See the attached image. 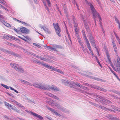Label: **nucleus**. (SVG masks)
I'll return each mask as SVG.
<instances>
[{"mask_svg":"<svg viewBox=\"0 0 120 120\" xmlns=\"http://www.w3.org/2000/svg\"><path fill=\"white\" fill-rule=\"evenodd\" d=\"M88 4L90 6L92 11L94 19H96L98 18L99 19V21L100 22V21L102 20V19L99 13L97 11L91 3H89Z\"/></svg>","mask_w":120,"mask_h":120,"instance_id":"f257e3e1","label":"nucleus"},{"mask_svg":"<svg viewBox=\"0 0 120 120\" xmlns=\"http://www.w3.org/2000/svg\"><path fill=\"white\" fill-rule=\"evenodd\" d=\"M55 106L60 110L64 112H69V111L67 110L66 109L62 106L59 104L57 103H56Z\"/></svg>","mask_w":120,"mask_h":120,"instance_id":"f03ea898","label":"nucleus"},{"mask_svg":"<svg viewBox=\"0 0 120 120\" xmlns=\"http://www.w3.org/2000/svg\"><path fill=\"white\" fill-rule=\"evenodd\" d=\"M53 25L57 34L59 37H60L61 35L60 32H61V30L60 29V27L58 26V23H56L55 24L53 23Z\"/></svg>","mask_w":120,"mask_h":120,"instance_id":"7ed1b4c3","label":"nucleus"},{"mask_svg":"<svg viewBox=\"0 0 120 120\" xmlns=\"http://www.w3.org/2000/svg\"><path fill=\"white\" fill-rule=\"evenodd\" d=\"M83 75H84L85 76L87 77L88 78H91L92 79H94L95 80H97L99 81L102 82H106V80H103L101 79L98 78L96 77H94L92 76L88 75L86 74H83Z\"/></svg>","mask_w":120,"mask_h":120,"instance_id":"20e7f679","label":"nucleus"},{"mask_svg":"<svg viewBox=\"0 0 120 120\" xmlns=\"http://www.w3.org/2000/svg\"><path fill=\"white\" fill-rule=\"evenodd\" d=\"M6 53L9 54L10 55H11L18 57H20V55L19 54H18L13 51L8 50H7Z\"/></svg>","mask_w":120,"mask_h":120,"instance_id":"39448f33","label":"nucleus"},{"mask_svg":"<svg viewBox=\"0 0 120 120\" xmlns=\"http://www.w3.org/2000/svg\"><path fill=\"white\" fill-rule=\"evenodd\" d=\"M49 85L46 84H44L42 83H40V87L39 88L44 90H49Z\"/></svg>","mask_w":120,"mask_h":120,"instance_id":"423d86ee","label":"nucleus"},{"mask_svg":"<svg viewBox=\"0 0 120 120\" xmlns=\"http://www.w3.org/2000/svg\"><path fill=\"white\" fill-rule=\"evenodd\" d=\"M31 115L36 117V118L38 120H42L43 118L40 115L33 112H31Z\"/></svg>","mask_w":120,"mask_h":120,"instance_id":"0eeeda50","label":"nucleus"},{"mask_svg":"<svg viewBox=\"0 0 120 120\" xmlns=\"http://www.w3.org/2000/svg\"><path fill=\"white\" fill-rule=\"evenodd\" d=\"M61 81L64 85L66 86H68L70 85H73V82H70V81H66L63 79H62Z\"/></svg>","mask_w":120,"mask_h":120,"instance_id":"6e6552de","label":"nucleus"},{"mask_svg":"<svg viewBox=\"0 0 120 120\" xmlns=\"http://www.w3.org/2000/svg\"><path fill=\"white\" fill-rule=\"evenodd\" d=\"M43 65L45 68H48L50 69L51 70H52L56 71L57 69L56 68H55L45 63V64H43Z\"/></svg>","mask_w":120,"mask_h":120,"instance_id":"1a4fd4ad","label":"nucleus"},{"mask_svg":"<svg viewBox=\"0 0 120 120\" xmlns=\"http://www.w3.org/2000/svg\"><path fill=\"white\" fill-rule=\"evenodd\" d=\"M16 70L22 73H23L25 72V70L22 67L19 66L17 68H16Z\"/></svg>","mask_w":120,"mask_h":120,"instance_id":"9d476101","label":"nucleus"},{"mask_svg":"<svg viewBox=\"0 0 120 120\" xmlns=\"http://www.w3.org/2000/svg\"><path fill=\"white\" fill-rule=\"evenodd\" d=\"M20 32L22 33L27 34L29 32V30L28 29L24 27H22V28H20Z\"/></svg>","mask_w":120,"mask_h":120,"instance_id":"9b49d317","label":"nucleus"},{"mask_svg":"<svg viewBox=\"0 0 120 120\" xmlns=\"http://www.w3.org/2000/svg\"><path fill=\"white\" fill-rule=\"evenodd\" d=\"M93 88H94L95 89H98L99 90H101L104 92H106L107 91V90H106L104 89L102 87H101L100 86H93Z\"/></svg>","mask_w":120,"mask_h":120,"instance_id":"f8f14e48","label":"nucleus"},{"mask_svg":"<svg viewBox=\"0 0 120 120\" xmlns=\"http://www.w3.org/2000/svg\"><path fill=\"white\" fill-rule=\"evenodd\" d=\"M95 96L98 98H97L98 99L100 98V99L106 101H107L108 103H110L111 102L110 101L107 100L103 97L100 96L97 94H96V95H95Z\"/></svg>","mask_w":120,"mask_h":120,"instance_id":"ddd939ff","label":"nucleus"},{"mask_svg":"<svg viewBox=\"0 0 120 120\" xmlns=\"http://www.w3.org/2000/svg\"><path fill=\"white\" fill-rule=\"evenodd\" d=\"M38 59L48 62H51V61H52L51 60L49 59L45 58L40 56H39Z\"/></svg>","mask_w":120,"mask_h":120,"instance_id":"4468645a","label":"nucleus"},{"mask_svg":"<svg viewBox=\"0 0 120 120\" xmlns=\"http://www.w3.org/2000/svg\"><path fill=\"white\" fill-rule=\"evenodd\" d=\"M10 65L13 68H14L15 70L16 69V68H17L19 66L18 64L14 63H11Z\"/></svg>","mask_w":120,"mask_h":120,"instance_id":"2eb2a0df","label":"nucleus"},{"mask_svg":"<svg viewBox=\"0 0 120 120\" xmlns=\"http://www.w3.org/2000/svg\"><path fill=\"white\" fill-rule=\"evenodd\" d=\"M84 24L85 25V28L86 31L88 33H89L90 30L88 26V24L85 22H84Z\"/></svg>","mask_w":120,"mask_h":120,"instance_id":"dca6fc26","label":"nucleus"},{"mask_svg":"<svg viewBox=\"0 0 120 120\" xmlns=\"http://www.w3.org/2000/svg\"><path fill=\"white\" fill-rule=\"evenodd\" d=\"M51 90L54 91H59V89L56 87H53L49 85V90Z\"/></svg>","mask_w":120,"mask_h":120,"instance_id":"f3484780","label":"nucleus"},{"mask_svg":"<svg viewBox=\"0 0 120 120\" xmlns=\"http://www.w3.org/2000/svg\"><path fill=\"white\" fill-rule=\"evenodd\" d=\"M10 106V108L12 109L13 110L15 111L16 112L18 113H19L20 112L19 111L18 109H17L15 106L12 105L11 106Z\"/></svg>","mask_w":120,"mask_h":120,"instance_id":"a211bd4d","label":"nucleus"},{"mask_svg":"<svg viewBox=\"0 0 120 120\" xmlns=\"http://www.w3.org/2000/svg\"><path fill=\"white\" fill-rule=\"evenodd\" d=\"M21 81L22 82H23V83L26 85H28L30 86H31L32 85L31 83L26 80L21 79Z\"/></svg>","mask_w":120,"mask_h":120,"instance_id":"6ab92c4d","label":"nucleus"},{"mask_svg":"<svg viewBox=\"0 0 120 120\" xmlns=\"http://www.w3.org/2000/svg\"><path fill=\"white\" fill-rule=\"evenodd\" d=\"M99 108H101V109L104 110H108L109 111H112V110L111 109H108L106 108V107H104V106H102L101 105H100L99 107Z\"/></svg>","mask_w":120,"mask_h":120,"instance_id":"aec40b11","label":"nucleus"},{"mask_svg":"<svg viewBox=\"0 0 120 120\" xmlns=\"http://www.w3.org/2000/svg\"><path fill=\"white\" fill-rule=\"evenodd\" d=\"M90 42L92 45L94 47H96L95 43L94 42V39L90 40Z\"/></svg>","mask_w":120,"mask_h":120,"instance_id":"412c9836","label":"nucleus"},{"mask_svg":"<svg viewBox=\"0 0 120 120\" xmlns=\"http://www.w3.org/2000/svg\"><path fill=\"white\" fill-rule=\"evenodd\" d=\"M2 23L5 26L8 27H10L11 25L8 23L5 22L4 21H2Z\"/></svg>","mask_w":120,"mask_h":120,"instance_id":"4be33fe9","label":"nucleus"},{"mask_svg":"<svg viewBox=\"0 0 120 120\" xmlns=\"http://www.w3.org/2000/svg\"><path fill=\"white\" fill-rule=\"evenodd\" d=\"M53 47L55 48H60L61 49L62 48V47L61 46L56 45H53Z\"/></svg>","mask_w":120,"mask_h":120,"instance_id":"5701e85b","label":"nucleus"},{"mask_svg":"<svg viewBox=\"0 0 120 120\" xmlns=\"http://www.w3.org/2000/svg\"><path fill=\"white\" fill-rule=\"evenodd\" d=\"M73 84L72 86H75V85H76L80 88L81 86L79 84L78 82H75L73 81Z\"/></svg>","mask_w":120,"mask_h":120,"instance_id":"b1692460","label":"nucleus"},{"mask_svg":"<svg viewBox=\"0 0 120 120\" xmlns=\"http://www.w3.org/2000/svg\"><path fill=\"white\" fill-rule=\"evenodd\" d=\"M81 45H81L80 46L81 47L82 49V50L85 53H86V50H87V49L86 48L85 49L83 47V44H81Z\"/></svg>","mask_w":120,"mask_h":120,"instance_id":"393cba45","label":"nucleus"},{"mask_svg":"<svg viewBox=\"0 0 120 120\" xmlns=\"http://www.w3.org/2000/svg\"><path fill=\"white\" fill-rule=\"evenodd\" d=\"M46 107L50 111L52 112L54 114V112H55L56 111L54 109H53L51 108L50 107H48L46 106Z\"/></svg>","mask_w":120,"mask_h":120,"instance_id":"a878e982","label":"nucleus"},{"mask_svg":"<svg viewBox=\"0 0 120 120\" xmlns=\"http://www.w3.org/2000/svg\"><path fill=\"white\" fill-rule=\"evenodd\" d=\"M33 85L34 87L38 88H40V83L39 84H36L34 83H33Z\"/></svg>","mask_w":120,"mask_h":120,"instance_id":"bb28decb","label":"nucleus"},{"mask_svg":"<svg viewBox=\"0 0 120 120\" xmlns=\"http://www.w3.org/2000/svg\"><path fill=\"white\" fill-rule=\"evenodd\" d=\"M43 30L47 33L48 34H50V32L49 30L45 26L44 27Z\"/></svg>","mask_w":120,"mask_h":120,"instance_id":"cd10ccee","label":"nucleus"},{"mask_svg":"<svg viewBox=\"0 0 120 120\" xmlns=\"http://www.w3.org/2000/svg\"><path fill=\"white\" fill-rule=\"evenodd\" d=\"M77 39L80 45H81V44H83L82 42L81 41V38L78 36H77Z\"/></svg>","mask_w":120,"mask_h":120,"instance_id":"c85d7f7f","label":"nucleus"},{"mask_svg":"<svg viewBox=\"0 0 120 120\" xmlns=\"http://www.w3.org/2000/svg\"><path fill=\"white\" fill-rule=\"evenodd\" d=\"M83 84L84 85L86 86H89L90 87H93L94 85H89V84L85 83H83Z\"/></svg>","mask_w":120,"mask_h":120,"instance_id":"c756f323","label":"nucleus"},{"mask_svg":"<svg viewBox=\"0 0 120 120\" xmlns=\"http://www.w3.org/2000/svg\"><path fill=\"white\" fill-rule=\"evenodd\" d=\"M112 73H113L114 75H115V76L116 77V78L117 79H118L120 80V79L117 76V75L114 72V71L112 70H111Z\"/></svg>","mask_w":120,"mask_h":120,"instance_id":"7c9ffc66","label":"nucleus"},{"mask_svg":"<svg viewBox=\"0 0 120 120\" xmlns=\"http://www.w3.org/2000/svg\"><path fill=\"white\" fill-rule=\"evenodd\" d=\"M47 3V4L48 6L49 7H51V2L50 0H46Z\"/></svg>","mask_w":120,"mask_h":120,"instance_id":"2f4dec72","label":"nucleus"},{"mask_svg":"<svg viewBox=\"0 0 120 120\" xmlns=\"http://www.w3.org/2000/svg\"><path fill=\"white\" fill-rule=\"evenodd\" d=\"M95 58L96 59V60L97 62L99 64V65L100 66V67L101 68H102V66L101 65V64L99 61L98 60L97 57H95Z\"/></svg>","mask_w":120,"mask_h":120,"instance_id":"473e14b6","label":"nucleus"},{"mask_svg":"<svg viewBox=\"0 0 120 120\" xmlns=\"http://www.w3.org/2000/svg\"><path fill=\"white\" fill-rule=\"evenodd\" d=\"M56 71L62 74H64V72L60 70V69H57Z\"/></svg>","mask_w":120,"mask_h":120,"instance_id":"72a5a7b5","label":"nucleus"},{"mask_svg":"<svg viewBox=\"0 0 120 120\" xmlns=\"http://www.w3.org/2000/svg\"><path fill=\"white\" fill-rule=\"evenodd\" d=\"M0 18H1L2 19H4V20H6L7 19V18L3 15H1L0 14Z\"/></svg>","mask_w":120,"mask_h":120,"instance_id":"f704fd0d","label":"nucleus"},{"mask_svg":"<svg viewBox=\"0 0 120 120\" xmlns=\"http://www.w3.org/2000/svg\"><path fill=\"white\" fill-rule=\"evenodd\" d=\"M86 44L87 45V47L89 49L90 51H91V48L90 43Z\"/></svg>","mask_w":120,"mask_h":120,"instance_id":"c9c22d12","label":"nucleus"},{"mask_svg":"<svg viewBox=\"0 0 120 120\" xmlns=\"http://www.w3.org/2000/svg\"><path fill=\"white\" fill-rule=\"evenodd\" d=\"M107 56L108 60L109 62L110 63V64L112 63L110 56L109 55L107 54Z\"/></svg>","mask_w":120,"mask_h":120,"instance_id":"e433bc0d","label":"nucleus"},{"mask_svg":"<svg viewBox=\"0 0 120 120\" xmlns=\"http://www.w3.org/2000/svg\"><path fill=\"white\" fill-rule=\"evenodd\" d=\"M108 118L112 120H114L115 117H113L112 116L110 115L109 116Z\"/></svg>","mask_w":120,"mask_h":120,"instance_id":"4c0bfd02","label":"nucleus"},{"mask_svg":"<svg viewBox=\"0 0 120 120\" xmlns=\"http://www.w3.org/2000/svg\"><path fill=\"white\" fill-rule=\"evenodd\" d=\"M1 85L4 88L8 89H9L10 87H9L8 86H7V85H5L3 84H1Z\"/></svg>","mask_w":120,"mask_h":120,"instance_id":"58836bf2","label":"nucleus"},{"mask_svg":"<svg viewBox=\"0 0 120 120\" xmlns=\"http://www.w3.org/2000/svg\"><path fill=\"white\" fill-rule=\"evenodd\" d=\"M92 104L94 106H95L96 107L98 108H99L100 105H98L95 103H92Z\"/></svg>","mask_w":120,"mask_h":120,"instance_id":"ea45409f","label":"nucleus"},{"mask_svg":"<svg viewBox=\"0 0 120 120\" xmlns=\"http://www.w3.org/2000/svg\"><path fill=\"white\" fill-rule=\"evenodd\" d=\"M44 6L45 9H46L47 11L49 13L50 12L49 9L47 6L46 4L44 5Z\"/></svg>","mask_w":120,"mask_h":120,"instance_id":"a19ab883","label":"nucleus"},{"mask_svg":"<svg viewBox=\"0 0 120 120\" xmlns=\"http://www.w3.org/2000/svg\"><path fill=\"white\" fill-rule=\"evenodd\" d=\"M84 39L85 40V42L86 43V44H89V43L88 40L87 39L86 37L84 38Z\"/></svg>","mask_w":120,"mask_h":120,"instance_id":"79ce46f5","label":"nucleus"},{"mask_svg":"<svg viewBox=\"0 0 120 120\" xmlns=\"http://www.w3.org/2000/svg\"><path fill=\"white\" fill-rule=\"evenodd\" d=\"M35 61L38 63L40 64H41L42 65H43V64H45V63H42L39 60H35Z\"/></svg>","mask_w":120,"mask_h":120,"instance_id":"37998d69","label":"nucleus"},{"mask_svg":"<svg viewBox=\"0 0 120 120\" xmlns=\"http://www.w3.org/2000/svg\"><path fill=\"white\" fill-rule=\"evenodd\" d=\"M112 43H113V46L114 49L115 51V52H116V50L117 49L116 47V45L114 44V43H113V42H112Z\"/></svg>","mask_w":120,"mask_h":120,"instance_id":"c03bdc74","label":"nucleus"},{"mask_svg":"<svg viewBox=\"0 0 120 120\" xmlns=\"http://www.w3.org/2000/svg\"><path fill=\"white\" fill-rule=\"evenodd\" d=\"M19 22H20L21 23H22V24H23L24 25L26 26H27L28 25V24L25 23V22H24L22 21H20Z\"/></svg>","mask_w":120,"mask_h":120,"instance_id":"a18cd8bd","label":"nucleus"},{"mask_svg":"<svg viewBox=\"0 0 120 120\" xmlns=\"http://www.w3.org/2000/svg\"><path fill=\"white\" fill-rule=\"evenodd\" d=\"M1 50L3 52H4L5 53H6V52H7V50L6 49H4L2 48H1L0 50Z\"/></svg>","mask_w":120,"mask_h":120,"instance_id":"49530a36","label":"nucleus"},{"mask_svg":"<svg viewBox=\"0 0 120 120\" xmlns=\"http://www.w3.org/2000/svg\"><path fill=\"white\" fill-rule=\"evenodd\" d=\"M118 66L119 68H117L116 70H115L116 71H120V64H118Z\"/></svg>","mask_w":120,"mask_h":120,"instance_id":"de8ad7c7","label":"nucleus"},{"mask_svg":"<svg viewBox=\"0 0 120 120\" xmlns=\"http://www.w3.org/2000/svg\"><path fill=\"white\" fill-rule=\"evenodd\" d=\"M86 75H93V73L89 72H86Z\"/></svg>","mask_w":120,"mask_h":120,"instance_id":"09e8293b","label":"nucleus"},{"mask_svg":"<svg viewBox=\"0 0 120 120\" xmlns=\"http://www.w3.org/2000/svg\"><path fill=\"white\" fill-rule=\"evenodd\" d=\"M33 45H34L36 46L39 48H40L41 47V46L40 45L36 43H33Z\"/></svg>","mask_w":120,"mask_h":120,"instance_id":"8fccbe9b","label":"nucleus"},{"mask_svg":"<svg viewBox=\"0 0 120 120\" xmlns=\"http://www.w3.org/2000/svg\"><path fill=\"white\" fill-rule=\"evenodd\" d=\"M82 33H83V35L84 36V38H85L86 37V34H85V31H84L83 30H82Z\"/></svg>","mask_w":120,"mask_h":120,"instance_id":"3c124183","label":"nucleus"},{"mask_svg":"<svg viewBox=\"0 0 120 120\" xmlns=\"http://www.w3.org/2000/svg\"><path fill=\"white\" fill-rule=\"evenodd\" d=\"M115 19L116 22L118 24L120 23L117 18L116 17H115Z\"/></svg>","mask_w":120,"mask_h":120,"instance_id":"603ef678","label":"nucleus"},{"mask_svg":"<svg viewBox=\"0 0 120 120\" xmlns=\"http://www.w3.org/2000/svg\"><path fill=\"white\" fill-rule=\"evenodd\" d=\"M117 63L118 64H120V58L119 57H117Z\"/></svg>","mask_w":120,"mask_h":120,"instance_id":"864d4df0","label":"nucleus"},{"mask_svg":"<svg viewBox=\"0 0 120 120\" xmlns=\"http://www.w3.org/2000/svg\"><path fill=\"white\" fill-rule=\"evenodd\" d=\"M54 114L56 115H57L59 117H60L61 116V115L60 114L58 113L56 111L55 112H54Z\"/></svg>","mask_w":120,"mask_h":120,"instance_id":"5fc2aeb1","label":"nucleus"},{"mask_svg":"<svg viewBox=\"0 0 120 120\" xmlns=\"http://www.w3.org/2000/svg\"><path fill=\"white\" fill-rule=\"evenodd\" d=\"M53 98H54L56 99H57L58 100H59V98H58L56 96L54 95H53Z\"/></svg>","mask_w":120,"mask_h":120,"instance_id":"6e6d98bb","label":"nucleus"},{"mask_svg":"<svg viewBox=\"0 0 120 120\" xmlns=\"http://www.w3.org/2000/svg\"><path fill=\"white\" fill-rule=\"evenodd\" d=\"M74 25L75 27H78V24L77 22H75L74 23Z\"/></svg>","mask_w":120,"mask_h":120,"instance_id":"4d7b16f0","label":"nucleus"},{"mask_svg":"<svg viewBox=\"0 0 120 120\" xmlns=\"http://www.w3.org/2000/svg\"><path fill=\"white\" fill-rule=\"evenodd\" d=\"M39 27L41 28V29H43L44 28V27L45 26H43L41 25V24H40L39 25Z\"/></svg>","mask_w":120,"mask_h":120,"instance_id":"13d9d810","label":"nucleus"},{"mask_svg":"<svg viewBox=\"0 0 120 120\" xmlns=\"http://www.w3.org/2000/svg\"><path fill=\"white\" fill-rule=\"evenodd\" d=\"M81 88H82L84 90L86 89H87V87H85L83 86H82L81 85Z\"/></svg>","mask_w":120,"mask_h":120,"instance_id":"bf43d9fd","label":"nucleus"},{"mask_svg":"<svg viewBox=\"0 0 120 120\" xmlns=\"http://www.w3.org/2000/svg\"><path fill=\"white\" fill-rule=\"evenodd\" d=\"M75 32H76V34H77L78 33V29H77V27H75Z\"/></svg>","mask_w":120,"mask_h":120,"instance_id":"052dcab7","label":"nucleus"},{"mask_svg":"<svg viewBox=\"0 0 120 120\" xmlns=\"http://www.w3.org/2000/svg\"><path fill=\"white\" fill-rule=\"evenodd\" d=\"M11 38L12 39H14L15 40H16V38L14 36H11Z\"/></svg>","mask_w":120,"mask_h":120,"instance_id":"680f3d73","label":"nucleus"},{"mask_svg":"<svg viewBox=\"0 0 120 120\" xmlns=\"http://www.w3.org/2000/svg\"><path fill=\"white\" fill-rule=\"evenodd\" d=\"M0 6H1V7H2V8H3L4 9H5L6 10H7L8 9L7 8H6L5 7H4V6L2 5H1V4H0Z\"/></svg>","mask_w":120,"mask_h":120,"instance_id":"e2e57ef3","label":"nucleus"},{"mask_svg":"<svg viewBox=\"0 0 120 120\" xmlns=\"http://www.w3.org/2000/svg\"><path fill=\"white\" fill-rule=\"evenodd\" d=\"M4 103L5 104V106H7L9 105V104L6 101H4Z\"/></svg>","mask_w":120,"mask_h":120,"instance_id":"0e129e2a","label":"nucleus"},{"mask_svg":"<svg viewBox=\"0 0 120 120\" xmlns=\"http://www.w3.org/2000/svg\"><path fill=\"white\" fill-rule=\"evenodd\" d=\"M4 118H6L8 119H9V117L6 115H4Z\"/></svg>","mask_w":120,"mask_h":120,"instance_id":"69168bd1","label":"nucleus"},{"mask_svg":"<svg viewBox=\"0 0 120 120\" xmlns=\"http://www.w3.org/2000/svg\"><path fill=\"white\" fill-rule=\"evenodd\" d=\"M13 19L14 20H15V21H18L19 22H20V21H19V20L18 19H17L16 18H13Z\"/></svg>","mask_w":120,"mask_h":120,"instance_id":"338daca9","label":"nucleus"},{"mask_svg":"<svg viewBox=\"0 0 120 120\" xmlns=\"http://www.w3.org/2000/svg\"><path fill=\"white\" fill-rule=\"evenodd\" d=\"M47 57L51 59H52L53 58V57L51 56H49L48 55H47V56H46Z\"/></svg>","mask_w":120,"mask_h":120,"instance_id":"774afa93","label":"nucleus"}]
</instances>
